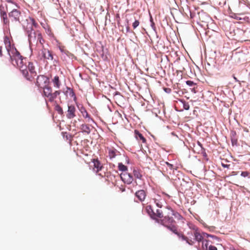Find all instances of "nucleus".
Wrapping results in <instances>:
<instances>
[{"instance_id":"58836bf2","label":"nucleus","mask_w":250,"mask_h":250,"mask_svg":"<svg viewBox=\"0 0 250 250\" xmlns=\"http://www.w3.org/2000/svg\"><path fill=\"white\" fill-rule=\"evenodd\" d=\"M62 135L63 136V137H65L66 140H68L69 139L70 136H68V134H67L66 132H62Z\"/></svg>"},{"instance_id":"4468645a","label":"nucleus","mask_w":250,"mask_h":250,"mask_svg":"<svg viewBox=\"0 0 250 250\" xmlns=\"http://www.w3.org/2000/svg\"><path fill=\"white\" fill-rule=\"evenodd\" d=\"M0 15L1 18L3 19V23L5 24H8L9 21L7 18L6 12L3 10V8L0 7Z\"/></svg>"},{"instance_id":"a211bd4d","label":"nucleus","mask_w":250,"mask_h":250,"mask_svg":"<svg viewBox=\"0 0 250 250\" xmlns=\"http://www.w3.org/2000/svg\"><path fill=\"white\" fill-rule=\"evenodd\" d=\"M81 112L83 115V116L85 119H87V121L89 122L90 120L92 121V122L95 123L94 121L90 118L89 115L87 113V111L84 107H82L80 109Z\"/></svg>"},{"instance_id":"6ab92c4d","label":"nucleus","mask_w":250,"mask_h":250,"mask_svg":"<svg viewBox=\"0 0 250 250\" xmlns=\"http://www.w3.org/2000/svg\"><path fill=\"white\" fill-rule=\"evenodd\" d=\"M65 94L67 96H68V95L69 96V97H70L74 98V100H76V97L75 96V95L73 90L70 87H67L66 90L65 91Z\"/></svg>"},{"instance_id":"0eeeda50","label":"nucleus","mask_w":250,"mask_h":250,"mask_svg":"<svg viewBox=\"0 0 250 250\" xmlns=\"http://www.w3.org/2000/svg\"><path fill=\"white\" fill-rule=\"evenodd\" d=\"M8 15L9 18L12 19V21H19L20 17H21V13L17 9H13L9 13Z\"/></svg>"},{"instance_id":"79ce46f5","label":"nucleus","mask_w":250,"mask_h":250,"mask_svg":"<svg viewBox=\"0 0 250 250\" xmlns=\"http://www.w3.org/2000/svg\"><path fill=\"white\" fill-rule=\"evenodd\" d=\"M61 51L62 53V54H64V51L65 50L63 48H60Z\"/></svg>"},{"instance_id":"4be33fe9","label":"nucleus","mask_w":250,"mask_h":250,"mask_svg":"<svg viewBox=\"0 0 250 250\" xmlns=\"http://www.w3.org/2000/svg\"><path fill=\"white\" fill-rule=\"evenodd\" d=\"M145 210L149 216L153 219L154 211L152 209V207L150 205L146 206Z\"/></svg>"},{"instance_id":"49530a36","label":"nucleus","mask_w":250,"mask_h":250,"mask_svg":"<svg viewBox=\"0 0 250 250\" xmlns=\"http://www.w3.org/2000/svg\"><path fill=\"white\" fill-rule=\"evenodd\" d=\"M234 79L236 81H237V79H236L235 77H234Z\"/></svg>"},{"instance_id":"1a4fd4ad","label":"nucleus","mask_w":250,"mask_h":250,"mask_svg":"<svg viewBox=\"0 0 250 250\" xmlns=\"http://www.w3.org/2000/svg\"><path fill=\"white\" fill-rule=\"evenodd\" d=\"M60 93L61 91L60 90H56L54 92H53V91L51 92L50 93L44 96L46 101L53 102Z\"/></svg>"},{"instance_id":"c85d7f7f","label":"nucleus","mask_w":250,"mask_h":250,"mask_svg":"<svg viewBox=\"0 0 250 250\" xmlns=\"http://www.w3.org/2000/svg\"><path fill=\"white\" fill-rule=\"evenodd\" d=\"M64 55H66L67 56V57H68L69 58H70L71 57H72L73 56V55L72 54H71V53H70L69 51H68L67 50H64V54H62V57H63L64 59H65V56Z\"/></svg>"},{"instance_id":"39448f33","label":"nucleus","mask_w":250,"mask_h":250,"mask_svg":"<svg viewBox=\"0 0 250 250\" xmlns=\"http://www.w3.org/2000/svg\"><path fill=\"white\" fill-rule=\"evenodd\" d=\"M42 48L38 52V56L40 60L47 62L48 61H52L53 56L52 52L47 48H45L43 46H41Z\"/></svg>"},{"instance_id":"423d86ee","label":"nucleus","mask_w":250,"mask_h":250,"mask_svg":"<svg viewBox=\"0 0 250 250\" xmlns=\"http://www.w3.org/2000/svg\"><path fill=\"white\" fill-rule=\"evenodd\" d=\"M49 84V80L47 77L42 75H40L38 76L36 80V84L39 87L42 88Z\"/></svg>"},{"instance_id":"2eb2a0df","label":"nucleus","mask_w":250,"mask_h":250,"mask_svg":"<svg viewBox=\"0 0 250 250\" xmlns=\"http://www.w3.org/2000/svg\"><path fill=\"white\" fill-rule=\"evenodd\" d=\"M154 202L156 206L161 208L163 206V204L164 203V200L163 198H162L160 195H157L154 199Z\"/></svg>"},{"instance_id":"f257e3e1","label":"nucleus","mask_w":250,"mask_h":250,"mask_svg":"<svg viewBox=\"0 0 250 250\" xmlns=\"http://www.w3.org/2000/svg\"><path fill=\"white\" fill-rule=\"evenodd\" d=\"M4 42L10 57L11 63L14 66L18 68L27 79L30 80V78L28 77V71L30 72L32 76H35L36 72L33 63L31 62H27L26 58L21 55L15 47L11 44L8 38L4 40Z\"/></svg>"},{"instance_id":"a878e982","label":"nucleus","mask_w":250,"mask_h":250,"mask_svg":"<svg viewBox=\"0 0 250 250\" xmlns=\"http://www.w3.org/2000/svg\"><path fill=\"white\" fill-rule=\"evenodd\" d=\"M118 169L119 170L125 172L127 170V167L126 166L123 165L122 163H120L118 164Z\"/></svg>"},{"instance_id":"4c0bfd02","label":"nucleus","mask_w":250,"mask_h":250,"mask_svg":"<svg viewBox=\"0 0 250 250\" xmlns=\"http://www.w3.org/2000/svg\"><path fill=\"white\" fill-rule=\"evenodd\" d=\"M184 108L186 110H188L189 108V105L188 103L184 104Z\"/></svg>"},{"instance_id":"e433bc0d","label":"nucleus","mask_w":250,"mask_h":250,"mask_svg":"<svg viewBox=\"0 0 250 250\" xmlns=\"http://www.w3.org/2000/svg\"><path fill=\"white\" fill-rule=\"evenodd\" d=\"M166 164L169 167L170 169H174L173 165L167 162H166Z\"/></svg>"},{"instance_id":"f704fd0d","label":"nucleus","mask_w":250,"mask_h":250,"mask_svg":"<svg viewBox=\"0 0 250 250\" xmlns=\"http://www.w3.org/2000/svg\"><path fill=\"white\" fill-rule=\"evenodd\" d=\"M186 83L190 86H192L195 85V83L193 81H186Z\"/></svg>"},{"instance_id":"2f4dec72","label":"nucleus","mask_w":250,"mask_h":250,"mask_svg":"<svg viewBox=\"0 0 250 250\" xmlns=\"http://www.w3.org/2000/svg\"><path fill=\"white\" fill-rule=\"evenodd\" d=\"M231 143L232 146L236 145L237 144V139L235 137H232V136L231 138Z\"/></svg>"},{"instance_id":"c9c22d12","label":"nucleus","mask_w":250,"mask_h":250,"mask_svg":"<svg viewBox=\"0 0 250 250\" xmlns=\"http://www.w3.org/2000/svg\"><path fill=\"white\" fill-rule=\"evenodd\" d=\"M250 173L248 171H243L241 173V175L244 177H247L249 175Z\"/></svg>"},{"instance_id":"dca6fc26","label":"nucleus","mask_w":250,"mask_h":250,"mask_svg":"<svg viewBox=\"0 0 250 250\" xmlns=\"http://www.w3.org/2000/svg\"><path fill=\"white\" fill-rule=\"evenodd\" d=\"M164 217L165 216H164L163 211L160 209H157L156 212H154V215L153 216V219L158 220V219H162V220Z\"/></svg>"},{"instance_id":"37998d69","label":"nucleus","mask_w":250,"mask_h":250,"mask_svg":"<svg viewBox=\"0 0 250 250\" xmlns=\"http://www.w3.org/2000/svg\"><path fill=\"white\" fill-rule=\"evenodd\" d=\"M6 1H7L8 2H10V3H14V2L12 0H5Z\"/></svg>"},{"instance_id":"cd10ccee","label":"nucleus","mask_w":250,"mask_h":250,"mask_svg":"<svg viewBox=\"0 0 250 250\" xmlns=\"http://www.w3.org/2000/svg\"><path fill=\"white\" fill-rule=\"evenodd\" d=\"M55 109L59 114L62 115L63 113L62 108L58 104H56L55 106Z\"/></svg>"},{"instance_id":"ddd939ff","label":"nucleus","mask_w":250,"mask_h":250,"mask_svg":"<svg viewBox=\"0 0 250 250\" xmlns=\"http://www.w3.org/2000/svg\"><path fill=\"white\" fill-rule=\"evenodd\" d=\"M93 163L94 164L93 169L97 173L102 169L103 166L97 159H93Z\"/></svg>"},{"instance_id":"f3484780","label":"nucleus","mask_w":250,"mask_h":250,"mask_svg":"<svg viewBox=\"0 0 250 250\" xmlns=\"http://www.w3.org/2000/svg\"><path fill=\"white\" fill-rule=\"evenodd\" d=\"M169 212L167 213V215L166 216H169L170 215L174 216L175 218L181 219L182 218L181 215L177 212L174 211L171 208H167Z\"/></svg>"},{"instance_id":"72a5a7b5","label":"nucleus","mask_w":250,"mask_h":250,"mask_svg":"<svg viewBox=\"0 0 250 250\" xmlns=\"http://www.w3.org/2000/svg\"><path fill=\"white\" fill-rule=\"evenodd\" d=\"M217 1L220 5L223 6L226 4L227 0H217Z\"/></svg>"},{"instance_id":"f03ea898","label":"nucleus","mask_w":250,"mask_h":250,"mask_svg":"<svg viewBox=\"0 0 250 250\" xmlns=\"http://www.w3.org/2000/svg\"><path fill=\"white\" fill-rule=\"evenodd\" d=\"M38 26V23L33 18L27 19L26 24L24 25V28L28 34V41L31 47L35 45L40 47L39 45L42 46L44 42L41 32L34 29Z\"/></svg>"},{"instance_id":"5701e85b","label":"nucleus","mask_w":250,"mask_h":250,"mask_svg":"<svg viewBox=\"0 0 250 250\" xmlns=\"http://www.w3.org/2000/svg\"><path fill=\"white\" fill-rule=\"evenodd\" d=\"M135 134L136 135V137L137 139H139L140 140L142 141L143 143H146V139L144 137L143 135L140 133L138 130H135Z\"/></svg>"},{"instance_id":"a19ab883","label":"nucleus","mask_w":250,"mask_h":250,"mask_svg":"<svg viewBox=\"0 0 250 250\" xmlns=\"http://www.w3.org/2000/svg\"><path fill=\"white\" fill-rule=\"evenodd\" d=\"M236 133L235 132L232 131L231 132V137H235Z\"/></svg>"},{"instance_id":"7ed1b4c3","label":"nucleus","mask_w":250,"mask_h":250,"mask_svg":"<svg viewBox=\"0 0 250 250\" xmlns=\"http://www.w3.org/2000/svg\"><path fill=\"white\" fill-rule=\"evenodd\" d=\"M187 238H188L192 242V244L189 245H193L194 244V241H196L199 243H202V248L203 250H207L208 245H209V240H207V238L211 237L213 238L212 235H209L206 233H202L198 229H194L192 231L189 232L186 236Z\"/></svg>"},{"instance_id":"7c9ffc66","label":"nucleus","mask_w":250,"mask_h":250,"mask_svg":"<svg viewBox=\"0 0 250 250\" xmlns=\"http://www.w3.org/2000/svg\"><path fill=\"white\" fill-rule=\"evenodd\" d=\"M230 14V17L232 18H234L235 19H236V20H241V18H239L238 15L235 14V13H233L232 12H231L229 13Z\"/></svg>"},{"instance_id":"ea45409f","label":"nucleus","mask_w":250,"mask_h":250,"mask_svg":"<svg viewBox=\"0 0 250 250\" xmlns=\"http://www.w3.org/2000/svg\"><path fill=\"white\" fill-rule=\"evenodd\" d=\"M2 50V46H0V57H2L3 55Z\"/></svg>"},{"instance_id":"412c9836","label":"nucleus","mask_w":250,"mask_h":250,"mask_svg":"<svg viewBox=\"0 0 250 250\" xmlns=\"http://www.w3.org/2000/svg\"><path fill=\"white\" fill-rule=\"evenodd\" d=\"M42 88L43 89V95L44 97L53 91L52 88L49 85V84Z\"/></svg>"},{"instance_id":"9b49d317","label":"nucleus","mask_w":250,"mask_h":250,"mask_svg":"<svg viewBox=\"0 0 250 250\" xmlns=\"http://www.w3.org/2000/svg\"><path fill=\"white\" fill-rule=\"evenodd\" d=\"M135 196L140 201L143 202L146 198V192L143 189L139 190L136 192Z\"/></svg>"},{"instance_id":"393cba45","label":"nucleus","mask_w":250,"mask_h":250,"mask_svg":"<svg viewBox=\"0 0 250 250\" xmlns=\"http://www.w3.org/2000/svg\"><path fill=\"white\" fill-rule=\"evenodd\" d=\"M133 174L135 178L141 179L142 178V175L140 172V171L138 169H134L133 170Z\"/></svg>"},{"instance_id":"a18cd8bd","label":"nucleus","mask_w":250,"mask_h":250,"mask_svg":"<svg viewBox=\"0 0 250 250\" xmlns=\"http://www.w3.org/2000/svg\"><path fill=\"white\" fill-rule=\"evenodd\" d=\"M198 144L201 146V147L202 148V146L201 144L199 142H198Z\"/></svg>"},{"instance_id":"b1692460","label":"nucleus","mask_w":250,"mask_h":250,"mask_svg":"<svg viewBox=\"0 0 250 250\" xmlns=\"http://www.w3.org/2000/svg\"><path fill=\"white\" fill-rule=\"evenodd\" d=\"M117 152H118L117 150L115 149H109L108 150V156L110 159L113 158L116 156Z\"/></svg>"},{"instance_id":"20e7f679","label":"nucleus","mask_w":250,"mask_h":250,"mask_svg":"<svg viewBox=\"0 0 250 250\" xmlns=\"http://www.w3.org/2000/svg\"><path fill=\"white\" fill-rule=\"evenodd\" d=\"M162 222L168 229L176 234L182 240L186 241V243L188 244H192V242L190 239H189L188 238H187L186 235L182 232L178 231L177 226L174 224L175 221L172 217L165 216L164 218L162 220Z\"/></svg>"},{"instance_id":"473e14b6","label":"nucleus","mask_w":250,"mask_h":250,"mask_svg":"<svg viewBox=\"0 0 250 250\" xmlns=\"http://www.w3.org/2000/svg\"><path fill=\"white\" fill-rule=\"evenodd\" d=\"M140 22L138 20H136L132 24V26L134 29L136 28L139 26Z\"/></svg>"},{"instance_id":"6e6552de","label":"nucleus","mask_w":250,"mask_h":250,"mask_svg":"<svg viewBox=\"0 0 250 250\" xmlns=\"http://www.w3.org/2000/svg\"><path fill=\"white\" fill-rule=\"evenodd\" d=\"M120 177L122 181L127 184H130L133 180L132 175L126 172L121 173L120 174Z\"/></svg>"},{"instance_id":"bb28decb","label":"nucleus","mask_w":250,"mask_h":250,"mask_svg":"<svg viewBox=\"0 0 250 250\" xmlns=\"http://www.w3.org/2000/svg\"><path fill=\"white\" fill-rule=\"evenodd\" d=\"M82 129L83 131L87 133H89L91 129L93 128V126H82Z\"/></svg>"},{"instance_id":"c03bdc74","label":"nucleus","mask_w":250,"mask_h":250,"mask_svg":"<svg viewBox=\"0 0 250 250\" xmlns=\"http://www.w3.org/2000/svg\"><path fill=\"white\" fill-rule=\"evenodd\" d=\"M223 166L225 167H228L229 166V165H223Z\"/></svg>"},{"instance_id":"aec40b11","label":"nucleus","mask_w":250,"mask_h":250,"mask_svg":"<svg viewBox=\"0 0 250 250\" xmlns=\"http://www.w3.org/2000/svg\"><path fill=\"white\" fill-rule=\"evenodd\" d=\"M42 88L43 89V95L44 97L53 91L52 88L49 85V84Z\"/></svg>"},{"instance_id":"f8f14e48","label":"nucleus","mask_w":250,"mask_h":250,"mask_svg":"<svg viewBox=\"0 0 250 250\" xmlns=\"http://www.w3.org/2000/svg\"><path fill=\"white\" fill-rule=\"evenodd\" d=\"M52 82L54 87L57 89H59L62 85L61 81L58 76H55L52 79Z\"/></svg>"},{"instance_id":"09e8293b","label":"nucleus","mask_w":250,"mask_h":250,"mask_svg":"<svg viewBox=\"0 0 250 250\" xmlns=\"http://www.w3.org/2000/svg\"><path fill=\"white\" fill-rule=\"evenodd\" d=\"M233 250H238V249H234Z\"/></svg>"},{"instance_id":"de8ad7c7","label":"nucleus","mask_w":250,"mask_h":250,"mask_svg":"<svg viewBox=\"0 0 250 250\" xmlns=\"http://www.w3.org/2000/svg\"><path fill=\"white\" fill-rule=\"evenodd\" d=\"M211 228L212 229H213L214 228L213 227H211Z\"/></svg>"},{"instance_id":"c756f323","label":"nucleus","mask_w":250,"mask_h":250,"mask_svg":"<svg viewBox=\"0 0 250 250\" xmlns=\"http://www.w3.org/2000/svg\"><path fill=\"white\" fill-rule=\"evenodd\" d=\"M207 250H217V249L216 247L212 245V242L209 240V245H208Z\"/></svg>"},{"instance_id":"9d476101","label":"nucleus","mask_w":250,"mask_h":250,"mask_svg":"<svg viewBox=\"0 0 250 250\" xmlns=\"http://www.w3.org/2000/svg\"><path fill=\"white\" fill-rule=\"evenodd\" d=\"M76 116V108L73 105H68L66 117L69 119L73 118Z\"/></svg>"}]
</instances>
